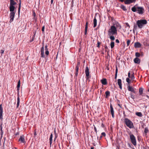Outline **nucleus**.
<instances>
[{
	"instance_id": "nucleus-58",
	"label": "nucleus",
	"mask_w": 149,
	"mask_h": 149,
	"mask_svg": "<svg viewBox=\"0 0 149 149\" xmlns=\"http://www.w3.org/2000/svg\"><path fill=\"white\" fill-rule=\"evenodd\" d=\"M33 15L34 17H36V14L34 12L33 13Z\"/></svg>"
},
{
	"instance_id": "nucleus-8",
	"label": "nucleus",
	"mask_w": 149,
	"mask_h": 149,
	"mask_svg": "<svg viewBox=\"0 0 149 149\" xmlns=\"http://www.w3.org/2000/svg\"><path fill=\"white\" fill-rule=\"evenodd\" d=\"M24 136L23 135L21 136L20 138L18 140V141L20 143H25L26 141L25 140Z\"/></svg>"
},
{
	"instance_id": "nucleus-54",
	"label": "nucleus",
	"mask_w": 149,
	"mask_h": 149,
	"mask_svg": "<svg viewBox=\"0 0 149 149\" xmlns=\"http://www.w3.org/2000/svg\"><path fill=\"white\" fill-rule=\"evenodd\" d=\"M105 48L106 49V51L107 49H108V48L107 46L105 45Z\"/></svg>"
},
{
	"instance_id": "nucleus-20",
	"label": "nucleus",
	"mask_w": 149,
	"mask_h": 149,
	"mask_svg": "<svg viewBox=\"0 0 149 149\" xmlns=\"http://www.w3.org/2000/svg\"><path fill=\"white\" fill-rule=\"evenodd\" d=\"M134 61L135 63L139 64L140 63V60L139 58H134Z\"/></svg>"
},
{
	"instance_id": "nucleus-56",
	"label": "nucleus",
	"mask_w": 149,
	"mask_h": 149,
	"mask_svg": "<svg viewBox=\"0 0 149 149\" xmlns=\"http://www.w3.org/2000/svg\"><path fill=\"white\" fill-rule=\"evenodd\" d=\"M33 19L34 20H35L36 21V17L33 16Z\"/></svg>"
},
{
	"instance_id": "nucleus-16",
	"label": "nucleus",
	"mask_w": 149,
	"mask_h": 149,
	"mask_svg": "<svg viewBox=\"0 0 149 149\" xmlns=\"http://www.w3.org/2000/svg\"><path fill=\"white\" fill-rule=\"evenodd\" d=\"M118 84L120 88L121 89H122V81L121 79H118Z\"/></svg>"
},
{
	"instance_id": "nucleus-15",
	"label": "nucleus",
	"mask_w": 149,
	"mask_h": 149,
	"mask_svg": "<svg viewBox=\"0 0 149 149\" xmlns=\"http://www.w3.org/2000/svg\"><path fill=\"white\" fill-rule=\"evenodd\" d=\"M102 84L104 85H106L107 84V79L105 78L101 80Z\"/></svg>"
},
{
	"instance_id": "nucleus-9",
	"label": "nucleus",
	"mask_w": 149,
	"mask_h": 149,
	"mask_svg": "<svg viewBox=\"0 0 149 149\" xmlns=\"http://www.w3.org/2000/svg\"><path fill=\"white\" fill-rule=\"evenodd\" d=\"M15 13L14 12H10V20L9 21L10 23H11L13 21L15 15Z\"/></svg>"
},
{
	"instance_id": "nucleus-19",
	"label": "nucleus",
	"mask_w": 149,
	"mask_h": 149,
	"mask_svg": "<svg viewBox=\"0 0 149 149\" xmlns=\"http://www.w3.org/2000/svg\"><path fill=\"white\" fill-rule=\"evenodd\" d=\"M52 138H53V134H52V133L50 135V138L49 139L50 147H51V144L52 143Z\"/></svg>"
},
{
	"instance_id": "nucleus-39",
	"label": "nucleus",
	"mask_w": 149,
	"mask_h": 149,
	"mask_svg": "<svg viewBox=\"0 0 149 149\" xmlns=\"http://www.w3.org/2000/svg\"><path fill=\"white\" fill-rule=\"evenodd\" d=\"M0 131H1V135H2L3 133V132L2 130V127L1 125L0 126Z\"/></svg>"
},
{
	"instance_id": "nucleus-36",
	"label": "nucleus",
	"mask_w": 149,
	"mask_h": 149,
	"mask_svg": "<svg viewBox=\"0 0 149 149\" xmlns=\"http://www.w3.org/2000/svg\"><path fill=\"white\" fill-rule=\"evenodd\" d=\"M148 128L146 127L145 128L144 132L146 134L148 133Z\"/></svg>"
},
{
	"instance_id": "nucleus-61",
	"label": "nucleus",
	"mask_w": 149,
	"mask_h": 149,
	"mask_svg": "<svg viewBox=\"0 0 149 149\" xmlns=\"http://www.w3.org/2000/svg\"><path fill=\"white\" fill-rule=\"evenodd\" d=\"M102 136L101 135L99 138V140H100L102 138Z\"/></svg>"
},
{
	"instance_id": "nucleus-25",
	"label": "nucleus",
	"mask_w": 149,
	"mask_h": 149,
	"mask_svg": "<svg viewBox=\"0 0 149 149\" xmlns=\"http://www.w3.org/2000/svg\"><path fill=\"white\" fill-rule=\"evenodd\" d=\"M143 89L142 88H140L139 89V92L140 95H142Z\"/></svg>"
},
{
	"instance_id": "nucleus-22",
	"label": "nucleus",
	"mask_w": 149,
	"mask_h": 149,
	"mask_svg": "<svg viewBox=\"0 0 149 149\" xmlns=\"http://www.w3.org/2000/svg\"><path fill=\"white\" fill-rule=\"evenodd\" d=\"M106 95L105 97L106 98H108L110 95V92L109 91H107L105 93Z\"/></svg>"
},
{
	"instance_id": "nucleus-23",
	"label": "nucleus",
	"mask_w": 149,
	"mask_h": 149,
	"mask_svg": "<svg viewBox=\"0 0 149 149\" xmlns=\"http://www.w3.org/2000/svg\"><path fill=\"white\" fill-rule=\"evenodd\" d=\"M20 80H19L18 82V84L17 86V90L18 92L19 91V87L20 86Z\"/></svg>"
},
{
	"instance_id": "nucleus-5",
	"label": "nucleus",
	"mask_w": 149,
	"mask_h": 149,
	"mask_svg": "<svg viewBox=\"0 0 149 149\" xmlns=\"http://www.w3.org/2000/svg\"><path fill=\"white\" fill-rule=\"evenodd\" d=\"M130 137L132 143L134 146L136 145V138L132 134H130Z\"/></svg>"
},
{
	"instance_id": "nucleus-24",
	"label": "nucleus",
	"mask_w": 149,
	"mask_h": 149,
	"mask_svg": "<svg viewBox=\"0 0 149 149\" xmlns=\"http://www.w3.org/2000/svg\"><path fill=\"white\" fill-rule=\"evenodd\" d=\"M19 103H20V98L19 97V96H18L17 98V108L19 105Z\"/></svg>"
},
{
	"instance_id": "nucleus-33",
	"label": "nucleus",
	"mask_w": 149,
	"mask_h": 149,
	"mask_svg": "<svg viewBox=\"0 0 149 149\" xmlns=\"http://www.w3.org/2000/svg\"><path fill=\"white\" fill-rule=\"evenodd\" d=\"M130 78H131V80H133L134 79L135 77L134 75V73L131 74V76Z\"/></svg>"
},
{
	"instance_id": "nucleus-59",
	"label": "nucleus",
	"mask_w": 149,
	"mask_h": 149,
	"mask_svg": "<svg viewBox=\"0 0 149 149\" xmlns=\"http://www.w3.org/2000/svg\"><path fill=\"white\" fill-rule=\"evenodd\" d=\"M34 136H36V131L34 132Z\"/></svg>"
},
{
	"instance_id": "nucleus-47",
	"label": "nucleus",
	"mask_w": 149,
	"mask_h": 149,
	"mask_svg": "<svg viewBox=\"0 0 149 149\" xmlns=\"http://www.w3.org/2000/svg\"><path fill=\"white\" fill-rule=\"evenodd\" d=\"M45 28V26H42V31L43 32H44V31Z\"/></svg>"
},
{
	"instance_id": "nucleus-13",
	"label": "nucleus",
	"mask_w": 149,
	"mask_h": 149,
	"mask_svg": "<svg viewBox=\"0 0 149 149\" xmlns=\"http://www.w3.org/2000/svg\"><path fill=\"white\" fill-rule=\"evenodd\" d=\"M110 112L113 118H114L115 117L114 115V111L112 105L111 104H110Z\"/></svg>"
},
{
	"instance_id": "nucleus-45",
	"label": "nucleus",
	"mask_w": 149,
	"mask_h": 149,
	"mask_svg": "<svg viewBox=\"0 0 149 149\" xmlns=\"http://www.w3.org/2000/svg\"><path fill=\"white\" fill-rule=\"evenodd\" d=\"M101 135L102 136H106V134L105 132H103L101 133Z\"/></svg>"
},
{
	"instance_id": "nucleus-1",
	"label": "nucleus",
	"mask_w": 149,
	"mask_h": 149,
	"mask_svg": "<svg viewBox=\"0 0 149 149\" xmlns=\"http://www.w3.org/2000/svg\"><path fill=\"white\" fill-rule=\"evenodd\" d=\"M131 10L133 12H136L137 13L141 15L143 14L145 12V10L143 7L137 6L136 5L132 7Z\"/></svg>"
},
{
	"instance_id": "nucleus-57",
	"label": "nucleus",
	"mask_w": 149,
	"mask_h": 149,
	"mask_svg": "<svg viewBox=\"0 0 149 149\" xmlns=\"http://www.w3.org/2000/svg\"><path fill=\"white\" fill-rule=\"evenodd\" d=\"M101 127H104V124L102 123V124H101Z\"/></svg>"
},
{
	"instance_id": "nucleus-10",
	"label": "nucleus",
	"mask_w": 149,
	"mask_h": 149,
	"mask_svg": "<svg viewBox=\"0 0 149 149\" xmlns=\"http://www.w3.org/2000/svg\"><path fill=\"white\" fill-rule=\"evenodd\" d=\"M85 72L86 76V79H88L89 78V69L88 68L87 66L85 69Z\"/></svg>"
},
{
	"instance_id": "nucleus-51",
	"label": "nucleus",
	"mask_w": 149,
	"mask_h": 149,
	"mask_svg": "<svg viewBox=\"0 0 149 149\" xmlns=\"http://www.w3.org/2000/svg\"><path fill=\"white\" fill-rule=\"evenodd\" d=\"M87 29H85L84 34L86 35V34H87Z\"/></svg>"
},
{
	"instance_id": "nucleus-46",
	"label": "nucleus",
	"mask_w": 149,
	"mask_h": 149,
	"mask_svg": "<svg viewBox=\"0 0 149 149\" xmlns=\"http://www.w3.org/2000/svg\"><path fill=\"white\" fill-rule=\"evenodd\" d=\"M93 126L94 127V129L95 132H96V133L97 134V130L96 127H95L94 125H93Z\"/></svg>"
},
{
	"instance_id": "nucleus-50",
	"label": "nucleus",
	"mask_w": 149,
	"mask_h": 149,
	"mask_svg": "<svg viewBox=\"0 0 149 149\" xmlns=\"http://www.w3.org/2000/svg\"><path fill=\"white\" fill-rule=\"evenodd\" d=\"M128 78H129L131 77V76L130 73V72H129L128 73Z\"/></svg>"
},
{
	"instance_id": "nucleus-44",
	"label": "nucleus",
	"mask_w": 149,
	"mask_h": 149,
	"mask_svg": "<svg viewBox=\"0 0 149 149\" xmlns=\"http://www.w3.org/2000/svg\"><path fill=\"white\" fill-rule=\"evenodd\" d=\"M75 76H74V77L76 78H77V75H78V72H75Z\"/></svg>"
},
{
	"instance_id": "nucleus-40",
	"label": "nucleus",
	"mask_w": 149,
	"mask_h": 149,
	"mask_svg": "<svg viewBox=\"0 0 149 149\" xmlns=\"http://www.w3.org/2000/svg\"><path fill=\"white\" fill-rule=\"evenodd\" d=\"M130 42V40H128L127 42V46H128Z\"/></svg>"
},
{
	"instance_id": "nucleus-43",
	"label": "nucleus",
	"mask_w": 149,
	"mask_h": 149,
	"mask_svg": "<svg viewBox=\"0 0 149 149\" xmlns=\"http://www.w3.org/2000/svg\"><path fill=\"white\" fill-rule=\"evenodd\" d=\"M130 95L131 98H132V99H134V95L133 94H132V93L130 94Z\"/></svg>"
},
{
	"instance_id": "nucleus-11",
	"label": "nucleus",
	"mask_w": 149,
	"mask_h": 149,
	"mask_svg": "<svg viewBox=\"0 0 149 149\" xmlns=\"http://www.w3.org/2000/svg\"><path fill=\"white\" fill-rule=\"evenodd\" d=\"M43 45L42 46V47L40 49V52H41V57L42 58H45V56L44 55V43L43 42L42 43Z\"/></svg>"
},
{
	"instance_id": "nucleus-34",
	"label": "nucleus",
	"mask_w": 149,
	"mask_h": 149,
	"mask_svg": "<svg viewBox=\"0 0 149 149\" xmlns=\"http://www.w3.org/2000/svg\"><path fill=\"white\" fill-rule=\"evenodd\" d=\"M126 81L128 83V84H129L130 83V80L129 78H127L126 79Z\"/></svg>"
},
{
	"instance_id": "nucleus-6",
	"label": "nucleus",
	"mask_w": 149,
	"mask_h": 149,
	"mask_svg": "<svg viewBox=\"0 0 149 149\" xmlns=\"http://www.w3.org/2000/svg\"><path fill=\"white\" fill-rule=\"evenodd\" d=\"M121 2L124 1V3L126 4H129L135 2L136 0H120Z\"/></svg>"
},
{
	"instance_id": "nucleus-27",
	"label": "nucleus",
	"mask_w": 149,
	"mask_h": 149,
	"mask_svg": "<svg viewBox=\"0 0 149 149\" xmlns=\"http://www.w3.org/2000/svg\"><path fill=\"white\" fill-rule=\"evenodd\" d=\"M118 71V68H117V66H116V72H115V79H117Z\"/></svg>"
},
{
	"instance_id": "nucleus-41",
	"label": "nucleus",
	"mask_w": 149,
	"mask_h": 149,
	"mask_svg": "<svg viewBox=\"0 0 149 149\" xmlns=\"http://www.w3.org/2000/svg\"><path fill=\"white\" fill-rule=\"evenodd\" d=\"M79 69V67H78V66H77L75 68L76 72H78Z\"/></svg>"
},
{
	"instance_id": "nucleus-26",
	"label": "nucleus",
	"mask_w": 149,
	"mask_h": 149,
	"mask_svg": "<svg viewBox=\"0 0 149 149\" xmlns=\"http://www.w3.org/2000/svg\"><path fill=\"white\" fill-rule=\"evenodd\" d=\"M120 8L124 11H126L127 10V9H126V7L123 5H121Z\"/></svg>"
},
{
	"instance_id": "nucleus-28",
	"label": "nucleus",
	"mask_w": 149,
	"mask_h": 149,
	"mask_svg": "<svg viewBox=\"0 0 149 149\" xmlns=\"http://www.w3.org/2000/svg\"><path fill=\"white\" fill-rule=\"evenodd\" d=\"M136 114L138 116L141 117L142 116V114L141 112H137L136 113Z\"/></svg>"
},
{
	"instance_id": "nucleus-17",
	"label": "nucleus",
	"mask_w": 149,
	"mask_h": 149,
	"mask_svg": "<svg viewBox=\"0 0 149 149\" xmlns=\"http://www.w3.org/2000/svg\"><path fill=\"white\" fill-rule=\"evenodd\" d=\"M97 20L96 18V16H95L93 20V27H95L97 26Z\"/></svg>"
},
{
	"instance_id": "nucleus-31",
	"label": "nucleus",
	"mask_w": 149,
	"mask_h": 149,
	"mask_svg": "<svg viewBox=\"0 0 149 149\" xmlns=\"http://www.w3.org/2000/svg\"><path fill=\"white\" fill-rule=\"evenodd\" d=\"M113 35H109L110 36V38L111 40H115V38L114 36H113Z\"/></svg>"
},
{
	"instance_id": "nucleus-37",
	"label": "nucleus",
	"mask_w": 149,
	"mask_h": 149,
	"mask_svg": "<svg viewBox=\"0 0 149 149\" xmlns=\"http://www.w3.org/2000/svg\"><path fill=\"white\" fill-rule=\"evenodd\" d=\"M135 56L136 57H139L140 56V54L139 52H136L135 53Z\"/></svg>"
},
{
	"instance_id": "nucleus-35",
	"label": "nucleus",
	"mask_w": 149,
	"mask_h": 149,
	"mask_svg": "<svg viewBox=\"0 0 149 149\" xmlns=\"http://www.w3.org/2000/svg\"><path fill=\"white\" fill-rule=\"evenodd\" d=\"M137 26L136 25H134V28L133 29V31L134 32V31L135 30H136L137 29Z\"/></svg>"
},
{
	"instance_id": "nucleus-12",
	"label": "nucleus",
	"mask_w": 149,
	"mask_h": 149,
	"mask_svg": "<svg viewBox=\"0 0 149 149\" xmlns=\"http://www.w3.org/2000/svg\"><path fill=\"white\" fill-rule=\"evenodd\" d=\"M3 109L2 107V104H0V119L2 121L3 120Z\"/></svg>"
},
{
	"instance_id": "nucleus-53",
	"label": "nucleus",
	"mask_w": 149,
	"mask_h": 149,
	"mask_svg": "<svg viewBox=\"0 0 149 149\" xmlns=\"http://www.w3.org/2000/svg\"><path fill=\"white\" fill-rule=\"evenodd\" d=\"M116 43H119V41L118 39H116Z\"/></svg>"
},
{
	"instance_id": "nucleus-64",
	"label": "nucleus",
	"mask_w": 149,
	"mask_h": 149,
	"mask_svg": "<svg viewBox=\"0 0 149 149\" xmlns=\"http://www.w3.org/2000/svg\"><path fill=\"white\" fill-rule=\"evenodd\" d=\"M54 0H51V3L52 4L53 3V2Z\"/></svg>"
},
{
	"instance_id": "nucleus-29",
	"label": "nucleus",
	"mask_w": 149,
	"mask_h": 149,
	"mask_svg": "<svg viewBox=\"0 0 149 149\" xmlns=\"http://www.w3.org/2000/svg\"><path fill=\"white\" fill-rule=\"evenodd\" d=\"M21 0H19V7H18V13L19 14V13L20 12V10L21 8Z\"/></svg>"
},
{
	"instance_id": "nucleus-48",
	"label": "nucleus",
	"mask_w": 149,
	"mask_h": 149,
	"mask_svg": "<svg viewBox=\"0 0 149 149\" xmlns=\"http://www.w3.org/2000/svg\"><path fill=\"white\" fill-rule=\"evenodd\" d=\"M4 52V51L2 49H1L0 50V53L1 54V55H2V54Z\"/></svg>"
},
{
	"instance_id": "nucleus-32",
	"label": "nucleus",
	"mask_w": 149,
	"mask_h": 149,
	"mask_svg": "<svg viewBox=\"0 0 149 149\" xmlns=\"http://www.w3.org/2000/svg\"><path fill=\"white\" fill-rule=\"evenodd\" d=\"M111 48H113L114 46V42H112L111 43Z\"/></svg>"
},
{
	"instance_id": "nucleus-7",
	"label": "nucleus",
	"mask_w": 149,
	"mask_h": 149,
	"mask_svg": "<svg viewBox=\"0 0 149 149\" xmlns=\"http://www.w3.org/2000/svg\"><path fill=\"white\" fill-rule=\"evenodd\" d=\"M127 89L128 91H131L134 93H136V92L135 91L136 89L132 86H130L129 84H128L127 85Z\"/></svg>"
},
{
	"instance_id": "nucleus-2",
	"label": "nucleus",
	"mask_w": 149,
	"mask_h": 149,
	"mask_svg": "<svg viewBox=\"0 0 149 149\" xmlns=\"http://www.w3.org/2000/svg\"><path fill=\"white\" fill-rule=\"evenodd\" d=\"M117 34V30L116 27L114 26H111L108 31L109 35H116Z\"/></svg>"
},
{
	"instance_id": "nucleus-3",
	"label": "nucleus",
	"mask_w": 149,
	"mask_h": 149,
	"mask_svg": "<svg viewBox=\"0 0 149 149\" xmlns=\"http://www.w3.org/2000/svg\"><path fill=\"white\" fill-rule=\"evenodd\" d=\"M124 122L126 126L130 129L133 128L134 125L132 122L127 118L124 119Z\"/></svg>"
},
{
	"instance_id": "nucleus-52",
	"label": "nucleus",
	"mask_w": 149,
	"mask_h": 149,
	"mask_svg": "<svg viewBox=\"0 0 149 149\" xmlns=\"http://www.w3.org/2000/svg\"><path fill=\"white\" fill-rule=\"evenodd\" d=\"M106 69H107V70H109V68L108 67V66H106V67L105 68Z\"/></svg>"
},
{
	"instance_id": "nucleus-49",
	"label": "nucleus",
	"mask_w": 149,
	"mask_h": 149,
	"mask_svg": "<svg viewBox=\"0 0 149 149\" xmlns=\"http://www.w3.org/2000/svg\"><path fill=\"white\" fill-rule=\"evenodd\" d=\"M125 24L126 25V26H127L128 27H129V28H130V26L129 25V24L128 23H125Z\"/></svg>"
},
{
	"instance_id": "nucleus-62",
	"label": "nucleus",
	"mask_w": 149,
	"mask_h": 149,
	"mask_svg": "<svg viewBox=\"0 0 149 149\" xmlns=\"http://www.w3.org/2000/svg\"><path fill=\"white\" fill-rule=\"evenodd\" d=\"M146 97H147V98L148 99H149V96L148 95H146Z\"/></svg>"
},
{
	"instance_id": "nucleus-38",
	"label": "nucleus",
	"mask_w": 149,
	"mask_h": 149,
	"mask_svg": "<svg viewBox=\"0 0 149 149\" xmlns=\"http://www.w3.org/2000/svg\"><path fill=\"white\" fill-rule=\"evenodd\" d=\"M101 44V43L98 41L97 42V47L99 48L100 47V45Z\"/></svg>"
},
{
	"instance_id": "nucleus-42",
	"label": "nucleus",
	"mask_w": 149,
	"mask_h": 149,
	"mask_svg": "<svg viewBox=\"0 0 149 149\" xmlns=\"http://www.w3.org/2000/svg\"><path fill=\"white\" fill-rule=\"evenodd\" d=\"M88 25V22H87L86 24H85V29H87Z\"/></svg>"
},
{
	"instance_id": "nucleus-30",
	"label": "nucleus",
	"mask_w": 149,
	"mask_h": 149,
	"mask_svg": "<svg viewBox=\"0 0 149 149\" xmlns=\"http://www.w3.org/2000/svg\"><path fill=\"white\" fill-rule=\"evenodd\" d=\"M48 50V48H45V54L47 56L49 54V52Z\"/></svg>"
},
{
	"instance_id": "nucleus-55",
	"label": "nucleus",
	"mask_w": 149,
	"mask_h": 149,
	"mask_svg": "<svg viewBox=\"0 0 149 149\" xmlns=\"http://www.w3.org/2000/svg\"><path fill=\"white\" fill-rule=\"evenodd\" d=\"M71 3H72V6L73 5V3H74V0H72Z\"/></svg>"
},
{
	"instance_id": "nucleus-63",
	"label": "nucleus",
	"mask_w": 149,
	"mask_h": 149,
	"mask_svg": "<svg viewBox=\"0 0 149 149\" xmlns=\"http://www.w3.org/2000/svg\"><path fill=\"white\" fill-rule=\"evenodd\" d=\"M19 134V132H17V133L15 134V135H18Z\"/></svg>"
},
{
	"instance_id": "nucleus-18",
	"label": "nucleus",
	"mask_w": 149,
	"mask_h": 149,
	"mask_svg": "<svg viewBox=\"0 0 149 149\" xmlns=\"http://www.w3.org/2000/svg\"><path fill=\"white\" fill-rule=\"evenodd\" d=\"M10 11L12 12H14V11L15 10V7L14 6H10L9 7Z\"/></svg>"
},
{
	"instance_id": "nucleus-21",
	"label": "nucleus",
	"mask_w": 149,
	"mask_h": 149,
	"mask_svg": "<svg viewBox=\"0 0 149 149\" xmlns=\"http://www.w3.org/2000/svg\"><path fill=\"white\" fill-rule=\"evenodd\" d=\"M16 4V3L14 1V0H10V6H14Z\"/></svg>"
},
{
	"instance_id": "nucleus-60",
	"label": "nucleus",
	"mask_w": 149,
	"mask_h": 149,
	"mask_svg": "<svg viewBox=\"0 0 149 149\" xmlns=\"http://www.w3.org/2000/svg\"><path fill=\"white\" fill-rule=\"evenodd\" d=\"M47 45H46L45 46V48H47Z\"/></svg>"
},
{
	"instance_id": "nucleus-14",
	"label": "nucleus",
	"mask_w": 149,
	"mask_h": 149,
	"mask_svg": "<svg viewBox=\"0 0 149 149\" xmlns=\"http://www.w3.org/2000/svg\"><path fill=\"white\" fill-rule=\"evenodd\" d=\"M141 46V44L138 42H136L134 45V47L135 48H139Z\"/></svg>"
},
{
	"instance_id": "nucleus-4",
	"label": "nucleus",
	"mask_w": 149,
	"mask_h": 149,
	"mask_svg": "<svg viewBox=\"0 0 149 149\" xmlns=\"http://www.w3.org/2000/svg\"><path fill=\"white\" fill-rule=\"evenodd\" d=\"M147 22V21L146 19H141L138 20L136 22V24L138 27L141 29L143 27V25L146 24Z\"/></svg>"
}]
</instances>
